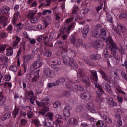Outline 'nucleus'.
I'll return each mask as SVG.
<instances>
[{
	"instance_id": "obj_16",
	"label": "nucleus",
	"mask_w": 127,
	"mask_h": 127,
	"mask_svg": "<svg viewBox=\"0 0 127 127\" xmlns=\"http://www.w3.org/2000/svg\"><path fill=\"white\" fill-rule=\"evenodd\" d=\"M90 73L92 76V79L95 82H98V75L97 71L95 70H90Z\"/></svg>"
},
{
	"instance_id": "obj_45",
	"label": "nucleus",
	"mask_w": 127,
	"mask_h": 127,
	"mask_svg": "<svg viewBox=\"0 0 127 127\" xmlns=\"http://www.w3.org/2000/svg\"><path fill=\"white\" fill-rule=\"evenodd\" d=\"M101 35L102 36H106V35H107V31H106V29L103 28L101 29Z\"/></svg>"
},
{
	"instance_id": "obj_40",
	"label": "nucleus",
	"mask_w": 127,
	"mask_h": 127,
	"mask_svg": "<svg viewBox=\"0 0 127 127\" xmlns=\"http://www.w3.org/2000/svg\"><path fill=\"white\" fill-rule=\"evenodd\" d=\"M74 89L76 91H80V92L84 90V88L80 85H75L74 86Z\"/></svg>"
},
{
	"instance_id": "obj_3",
	"label": "nucleus",
	"mask_w": 127,
	"mask_h": 127,
	"mask_svg": "<svg viewBox=\"0 0 127 127\" xmlns=\"http://www.w3.org/2000/svg\"><path fill=\"white\" fill-rule=\"evenodd\" d=\"M32 66L35 69H39L40 67H42V61H41L39 59L36 60L32 63Z\"/></svg>"
},
{
	"instance_id": "obj_28",
	"label": "nucleus",
	"mask_w": 127,
	"mask_h": 127,
	"mask_svg": "<svg viewBox=\"0 0 127 127\" xmlns=\"http://www.w3.org/2000/svg\"><path fill=\"white\" fill-rule=\"evenodd\" d=\"M8 19V18L5 16H0V24H2L4 23L6 20Z\"/></svg>"
},
{
	"instance_id": "obj_2",
	"label": "nucleus",
	"mask_w": 127,
	"mask_h": 127,
	"mask_svg": "<svg viewBox=\"0 0 127 127\" xmlns=\"http://www.w3.org/2000/svg\"><path fill=\"white\" fill-rule=\"evenodd\" d=\"M47 101H49V98H48V97H46L44 98L42 100L41 102H39V101H36V104L37 105L40 107H48V106H49V105H50V104H49V103H48V102H47Z\"/></svg>"
},
{
	"instance_id": "obj_55",
	"label": "nucleus",
	"mask_w": 127,
	"mask_h": 127,
	"mask_svg": "<svg viewBox=\"0 0 127 127\" xmlns=\"http://www.w3.org/2000/svg\"><path fill=\"white\" fill-rule=\"evenodd\" d=\"M82 11L83 12V14L84 15H86V14H88L89 13V11H90V9L89 8H85L84 9L82 10Z\"/></svg>"
},
{
	"instance_id": "obj_44",
	"label": "nucleus",
	"mask_w": 127,
	"mask_h": 127,
	"mask_svg": "<svg viewBox=\"0 0 127 127\" xmlns=\"http://www.w3.org/2000/svg\"><path fill=\"white\" fill-rule=\"evenodd\" d=\"M47 116L49 120H50V121H52L53 120V114L50 112H48L47 113Z\"/></svg>"
},
{
	"instance_id": "obj_5",
	"label": "nucleus",
	"mask_w": 127,
	"mask_h": 127,
	"mask_svg": "<svg viewBox=\"0 0 127 127\" xmlns=\"http://www.w3.org/2000/svg\"><path fill=\"white\" fill-rule=\"evenodd\" d=\"M6 102V97L3 95V92H0V107L3 106Z\"/></svg>"
},
{
	"instance_id": "obj_11",
	"label": "nucleus",
	"mask_w": 127,
	"mask_h": 127,
	"mask_svg": "<svg viewBox=\"0 0 127 127\" xmlns=\"http://www.w3.org/2000/svg\"><path fill=\"white\" fill-rule=\"evenodd\" d=\"M51 16H47L45 20H42V21L45 25V27H47L50 23H51Z\"/></svg>"
},
{
	"instance_id": "obj_41",
	"label": "nucleus",
	"mask_w": 127,
	"mask_h": 127,
	"mask_svg": "<svg viewBox=\"0 0 127 127\" xmlns=\"http://www.w3.org/2000/svg\"><path fill=\"white\" fill-rule=\"evenodd\" d=\"M57 86V85H56V82H55V83H50L48 84L47 86V89H50V88H53V87H55Z\"/></svg>"
},
{
	"instance_id": "obj_38",
	"label": "nucleus",
	"mask_w": 127,
	"mask_h": 127,
	"mask_svg": "<svg viewBox=\"0 0 127 127\" xmlns=\"http://www.w3.org/2000/svg\"><path fill=\"white\" fill-rule=\"evenodd\" d=\"M103 119L104 121H106L108 124H112V120L109 118V117L103 115Z\"/></svg>"
},
{
	"instance_id": "obj_59",
	"label": "nucleus",
	"mask_w": 127,
	"mask_h": 127,
	"mask_svg": "<svg viewBox=\"0 0 127 127\" xmlns=\"http://www.w3.org/2000/svg\"><path fill=\"white\" fill-rule=\"evenodd\" d=\"M70 95L71 94L70 93V91H65L63 93V96H64V97H70Z\"/></svg>"
},
{
	"instance_id": "obj_64",
	"label": "nucleus",
	"mask_w": 127,
	"mask_h": 127,
	"mask_svg": "<svg viewBox=\"0 0 127 127\" xmlns=\"http://www.w3.org/2000/svg\"><path fill=\"white\" fill-rule=\"evenodd\" d=\"M53 127H61L60 124L58 123H57V122H54L53 124Z\"/></svg>"
},
{
	"instance_id": "obj_39",
	"label": "nucleus",
	"mask_w": 127,
	"mask_h": 127,
	"mask_svg": "<svg viewBox=\"0 0 127 127\" xmlns=\"http://www.w3.org/2000/svg\"><path fill=\"white\" fill-rule=\"evenodd\" d=\"M52 54V53L50 50H46L44 53L45 56H47V57H50V56H51Z\"/></svg>"
},
{
	"instance_id": "obj_54",
	"label": "nucleus",
	"mask_w": 127,
	"mask_h": 127,
	"mask_svg": "<svg viewBox=\"0 0 127 127\" xmlns=\"http://www.w3.org/2000/svg\"><path fill=\"white\" fill-rule=\"evenodd\" d=\"M96 100L98 102L100 103H102L103 101V98H102V95H97L96 96Z\"/></svg>"
},
{
	"instance_id": "obj_22",
	"label": "nucleus",
	"mask_w": 127,
	"mask_h": 127,
	"mask_svg": "<svg viewBox=\"0 0 127 127\" xmlns=\"http://www.w3.org/2000/svg\"><path fill=\"white\" fill-rule=\"evenodd\" d=\"M88 33H89V25L87 24L85 25L83 30V37L84 38L86 37Z\"/></svg>"
},
{
	"instance_id": "obj_14",
	"label": "nucleus",
	"mask_w": 127,
	"mask_h": 127,
	"mask_svg": "<svg viewBox=\"0 0 127 127\" xmlns=\"http://www.w3.org/2000/svg\"><path fill=\"white\" fill-rule=\"evenodd\" d=\"M39 77V70H37L34 73V77L32 79V83H34L37 81V79Z\"/></svg>"
},
{
	"instance_id": "obj_31",
	"label": "nucleus",
	"mask_w": 127,
	"mask_h": 127,
	"mask_svg": "<svg viewBox=\"0 0 127 127\" xmlns=\"http://www.w3.org/2000/svg\"><path fill=\"white\" fill-rule=\"evenodd\" d=\"M106 19L110 23H113V17L108 12L106 13Z\"/></svg>"
},
{
	"instance_id": "obj_10",
	"label": "nucleus",
	"mask_w": 127,
	"mask_h": 127,
	"mask_svg": "<svg viewBox=\"0 0 127 127\" xmlns=\"http://www.w3.org/2000/svg\"><path fill=\"white\" fill-rule=\"evenodd\" d=\"M98 72L100 73V74H101V75L102 76L103 79H104V80H105L106 82H107V83H110V82H111V80H110V78L108 77V76H107V74H105V72L103 71V70H99Z\"/></svg>"
},
{
	"instance_id": "obj_58",
	"label": "nucleus",
	"mask_w": 127,
	"mask_h": 127,
	"mask_svg": "<svg viewBox=\"0 0 127 127\" xmlns=\"http://www.w3.org/2000/svg\"><path fill=\"white\" fill-rule=\"evenodd\" d=\"M82 110H83V107L82 106H77L76 108V111L77 113H81L82 112Z\"/></svg>"
},
{
	"instance_id": "obj_27",
	"label": "nucleus",
	"mask_w": 127,
	"mask_h": 127,
	"mask_svg": "<svg viewBox=\"0 0 127 127\" xmlns=\"http://www.w3.org/2000/svg\"><path fill=\"white\" fill-rule=\"evenodd\" d=\"M82 44H83V40L81 39H77L76 40L74 45L76 46V47H80Z\"/></svg>"
},
{
	"instance_id": "obj_33",
	"label": "nucleus",
	"mask_w": 127,
	"mask_h": 127,
	"mask_svg": "<svg viewBox=\"0 0 127 127\" xmlns=\"http://www.w3.org/2000/svg\"><path fill=\"white\" fill-rule=\"evenodd\" d=\"M83 82L85 84L86 87H91V82H90V80L88 79H82Z\"/></svg>"
},
{
	"instance_id": "obj_46",
	"label": "nucleus",
	"mask_w": 127,
	"mask_h": 127,
	"mask_svg": "<svg viewBox=\"0 0 127 127\" xmlns=\"http://www.w3.org/2000/svg\"><path fill=\"white\" fill-rule=\"evenodd\" d=\"M79 10V8L77 6H74L73 9L72 10V14H77V11Z\"/></svg>"
},
{
	"instance_id": "obj_15",
	"label": "nucleus",
	"mask_w": 127,
	"mask_h": 127,
	"mask_svg": "<svg viewBox=\"0 0 127 127\" xmlns=\"http://www.w3.org/2000/svg\"><path fill=\"white\" fill-rule=\"evenodd\" d=\"M101 55L99 54H93L90 56V59L91 60H98L100 59Z\"/></svg>"
},
{
	"instance_id": "obj_34",
	"label": "nucleus",
	"mask_w": 127,
	"mask_h": 127,
	"mask_svg": "<svg viewBox=\"0 0 127 127\" xmlns=\"http://www.w3.org/2000/svg\"><path fill=\"white\" fill-rule=\"evenodd\" d=\"M117 28L118 29H120L122 32H126V27L122 26L121 24H118L117 25Z\"/></svg>"
},
{
	"instance_id": "obj_61",
	"label": "nucleus",
	"mask_w": 127,
	"mask_h": 127,
	"mask_svg": "<svg viewBox=\"0 0 127 127\" xmlns=\"http://www.w3.org/2000/svg\"><path fill=\"white\" fill-rule=\"evenodd\" d=\"M59 106H60V104L59 103V102H55V103L53 104V108H54L55 109L56 108H58V107H59Z\"/></svg>"
},
{
	"instance_id": "obj_6",
	"label": "nucleus",
	"mask_w": 127,
	"mask_h": 127,
	"mask_svg": "<svg viewBox=\"0 0 127 127\" xmlns=\"http://www.w3.org/2000/svg\"><path fill=\"white\" fill-rule=\"evenodd\" d=\"M93 44L95 47H97L98 48H102L104 46V43L101 40H96L94 41Z\"/></svg>"
},
{
	"instance_id": "obj_9",
	"label": "nucleus",
	"mask_w": 127,
	"mask_h": 127,
	"mask_svg": "<svg viewBox=\"0 0 127 127\" xmlns=\"http://www.w3.org/2000/svg\"><path fill=\"white\" fill-rule=\"evenodd\" d=\"M42 108L39 111V114L44 116L47 112L49 111V107L45 106H41Z\"/></svg>"
},
{
	"instance_id": "obj_52",
	"label": "nucleus",
	"mask_w": 127,
	"mask_h": 127,
	"mask_svg": "<svg viewBox=\"0 0 127 127\" xmlns=\"http://www.w3.org/2000/svg\"><path fill=\"white\" fill-rule=\"evenodd\" d=\"M16 27L17 28V31H20L22 28H23V25L21 24V23H19V24L16 25Z\"/></svg>"
},
{
	"instance_id": "obj_36",
	"label": "nucleus",
	"mask_w": 127,
	"mask_h": 127,
	"mask_svg": "<svg viewBox=\"0 0 127 127\" xmlns=\"http://www.w3.org/2000/svg\"><path fill=\"white\" fill-rule=\"evenodd\" d=\"M13 54V48H9L6 53L7 56H11Z\"/></svg>"
},
{
	"instance_id": "obj_20",
	"label": "nucleus",
	"mask_w": 127,
	"mask_h": 127,
	"mask_svg": "<svg viewBox=\"0 0 127 127\" xmlns=\"http://www.w3.org/2000/svg\"><path fill=\"white\" fill-rule=\"evenodd\" d=\"M107 126V124L106 122H104L103 121H98L96 123V127H106Z\"/></svg>"
},
{
	"instance_id": "obj_62",
	"label": "nucleus",
	"mask_w": 127,
	"mask_h": 127,
	"mask_svg": "<svg viewBox=\"0 0 127 127\" xmlns=\"http://www.w3.org/2000/svg\"><path fill=\"white\" fill-rule=\"evenodd\" d=\"M27 115L29 119H30L31 118H32V117H33V113L31 111L28 112Z\"/></svg>"
},
{
	"instance_id": "obj_32",
	"label": "nucleus",
	"mask_w": 127,
	"mask_h": 127,
	"mask_svg": "<svg viewBox=\"0 0 127 127\" xmlns=\"http://www.w3.org/2000/svg\"><path fill=\"white\" fill-rule=\"evenodd\" d=\"M53 64H51V67L52 66H59V62L57 60H53L51 61Z\"/></svg>"
},
{
	"instance_id": "obj_43",
	"label": "nucleus",
	"mask_w": 127,
	"mask_h": 127,
	"mask_svg": "<svg viewBox=\"0 0 127 127\" xmlns=\"http://www.w3.org/2000/svg\"><path fill=\"white\" fill-rule=\"evenodd\" d=\"M105 89L108 93H112V90H111V86H110L107 83H105Z\"/></svg>"
},
{
	"instance_id": "obj_37",
	"label": "nucleus",
	"mask_w": 127,
	"mask_h": 127,
	"mask_svg": "<svg viewBox=\"0 0 127 127\" xmlns=\"http://www.w3.org/2000/svg\"><path fill=\"white\" fill-rule=\"evenodd\" d=\"M118 50L121 55H124L126 52V49L125 48V47H121L120 49L118 48Z\"/></svg>"
},
{
	"instance_id": "obj_47",
	"label": "nucleus",
	"mask_w": 127,
	"mask_h": 127,
	"mask_svg": "<svg viewBox=\"0 0 127 127\" xmlns=\"http://www.w3.org/2000/svg\"><path fill=\"white\" fill-rule=\"evenodd\" d=\"M28 39H29V42L30 44L33 45L36 43V40L35 39H30L28 37Z\"/></svg>"
},
{
	"instance_id": "obj_42",
	"label": "nucleus",
	"mask_w": 127,
	"mask_h": 127,
	"mask_svg": "<svg viewBox=\"0 0 127 127\" xmlns=\"http://www.w3.org/2000/svg\"><path fill=\"white\" fill-rule=\"evenodd\" d=\"M9 118H10V113H7L5 114L4 117L2 118V121H5V120H7Z\"/></svg>"
},
{
	"instance_id": "obj_30",
	"label": "nucleus",
	"mask_w": 127,
	"mask_h": 127,
	"mask_svg": "<svg viewBox=\"0 0 127 127\" xmlns=\"http://www.w3.org/2000/svg\"><path fill=\"white\" fill-rule=\"evenodd\" d=\"M63 60L64 63L65 65H67L68 64V62H69L68 60H69L70 58L67 56H63Z\"/></svg>"
},
{
	"instance_id": "obj_13",
	"label": "nucleus",
	"mask_w": 127,
	"mask_h": 127,
	"mask_svg": "<svg viewBox=\"0 0 127 127\" xmlns=\"http://www.w3.org/2000/svg\"><path fill=\"white\" fill-rule=\"evenodd\" d=\"M10 11V8L8 6L2 7L1 9V14H7Z\"/></svg>"
},
{
	"instance_id": "obj_23",
	"label": "nucleus",
	"mask_w": 127,
	"mask_h": 127,
	"mask_svg": "<svg viewBox=\"0 0 127 127\" xmlns=\"http://www.w3.org/2000/svg\"><path fill=\"white\" fill-rule=\"evenodd\" d=\"M8 59V58L3 56L2 55H0V61L1 62H4L5 64H7V60Z\"/></svg>"
},
{
	"instance_id": "obj_17",
	"label": "nucleus",
	"mask_w": 127,
	"mask_h": 127,
	"mask_svg": "<svg viewBox=\"0 0 127 127\" xmlns=\"http://www.w3.org/2000/svg\"><path fill=\"white\" fill-rule=\"evenodd\" d=\"M81 98H82L83 100L88 101V100L91 99V94L87 93H82L81 95Z\"/></svg>"
},
{
	"instance_id": "obj_35",
	"label": "nucleus",
	"mask_w": 127,
	"mask_h": 127,
	"mask_svg": "<svg viewBox=\"0 0 127 127\" xmlns=\"http://www.w3.org/2000/svg\"><path fill=\"white\" fill-rule=\"evenodd\" d=\"M91 35L93 37H95V38H100V36L99 35V33L97 31H92Z\"/></svg>"
},
{
	"instance_id": "obj_51",
	"label": "nucleus",
	"mask_w": 127,
	"mask_h": 127,
	"mask_svg": "<svg viewBox=\"0 0 127 127\" xmlns=\"http://www.w3.org/2000/svg\"><path fill=\"white\" fill-rule=\"evenodd\" d=\"M7 37V35L5 32L0 33V38H5Z\"/></svg>"
},
{
	"instance_id": "obj_4",
	"label": "nucleus",
	"mask_w": 127,
	"mask_h": 127,
	"mask_svg": "<svg viewBox=\"0 0 127 127\" xmlns=\"http://www.w3.org/2000/svg\"><path fill=\"white\" fill-rule=\"evenodd\" d=\"M78 122V119L75 118H71L68 120L67 125L68 126H77Z\"/></svg>"
},
{
	"instance_id": "obj_50",
	"label": "nucleus",
	"mask_w": 127,
	"mask_h": 127,
	"mask_svg": "<svg viewBox=\"0 0 127 127\" xmlns=\"http://www.w3.org/2000/svg\"><path fill=\"white\" fill-rule=\"evenodd\" d=\"M9 70H11V71H12L13 72H17V67L14 65H12L10 67Z\"/></svg>"
},
{
	"instance_id": "obj_19",
	"label": "nucleus",
	"mask_w": 127,
	"mask_h": 127,
	"mask_svg": "<svg viewBox=\"0 0 127 127\" xmlns=\"http://www.w3.org/2000/svg\"><path fill=\"white\" fill-rule=\"evenodd\" d=\"M44 75L47 77H50L51 76V69L50 68H46L44 69L43 71Z\"/></svg>"
},
{
	"instance_id": "obj_53",
	"label": "nucleus",
	"mask_w": 127,
	"mask_h": 127,
	"mask_svg": "<svg viewBox=\"0 0 127 127\" xmlns=\"http://www.w3.org/2000/svg\"><path fill=\"white\" fill-rule=\"evenodd\" d=\"M28 18L31 19L34 17V14H33V11H30L29 14L27 15Z\"/></svg>"
},
{
	"instance_id": "obj_21",
	"label": "nucleus",
	"mask_w": 127,
	"mask_h": 127,
	"mask_svg": "<svg viewBox=\"0 0 127 127\" xmlns=\"http://www.w3.org/2000/svg\"><path fill=\"white\" fill-rule=\"evenodd\" d=\"M66 80L65 79L64 77H62L56 81L57 86H59L60 85H63Z\"/></svg>"
},
{
	"instance_id": "obj_25",
	"label": "nucleus",
	"mask_w": 127,
	"mask_h": 127,
	"mask_svg": "<svg viewBox=\"0 0 127 127\" xmlns=\"http://www.w3.org/2000/svg\"><path fill=\"white\" fill-rule=\"evenodd\" d=\"M32 58V57H31V55H30L24 56L23 57L24 63H26L27 62H28V61H29V60H30Z\"/></svg>"
},
{
	"instance_id": "obj_7",
	"label": "nucleus",
	"mask_w": 127,
	"mask_h": 127,
	"mask_svg": "<svg viewBox=\"0 0 127 127\" xmlns=\"http://www.w3.org/2000/svg\"><path fill=\"white\" fill-rule=\"evenodd\" d=\"M66 66L70 67H74L75 68H78V65L75 63L74 59H69L68 62L66 64Z\"/></svg>"
},
{
	"instance_id": "obj_1",
	"label": "nucleus",
	"mask_w": 127,
	"mask_h": 127,
	"mask_svg": "<svg viewBox=\"0 0 127 127\" xmlns=\"http://www.w3.org/2000/svg\"><path fill=\"white\" fill-rule=\"evenodd\" d=\"M75 22L71 23L70 25L68 26V27L67 28L66 27H63L60 30L61 34H64L65 32H66L67 34H69L70 31H71V30L74 28V27L75 26Z\"/></svg>"
},
{
	"instance_id": "obj_29",
	"label": "nucleus",
	"mask_w": 127,
	"mask_h": 127,
	"mask_svg": "<svg viewBox=\"0 0 127 127\" xmlns=\"http://www.w3.org/2000/svg\"><path fill=\"white\" fill-rule=\"evenodd\" d=\"M18 15H19V11H17L16 13L14 14L13 23H14V25H15V22H16V20H17V19L18 18Z\"/></svg>"
},
{
	"instance_id": "obj_63",
	"label": "nucleus",
	"mask_w": 127,
	"mask_h": 127,
	"mask_svg": "<svg viewBox=\"0 0 127 127\" xmlns=\"http://www.w3.org/2000/svg\"><path fill=\"white\" fill-rule=\"evenodd\" d=\"M30 22H31V23H36V22H37V18H32L30 20Z\"/></svg>"
},
{
	"instance_id": "obj_12",
	"label": "nucleus",
	"mask_w": 127,
	"mask_h": 127,
	"mask_svg": "<svg viewBox=\"0 0 127 127\" xmlns=\"http://www.w3.org/2000/svg\"><path fill=\"white\" fill-rule=\"evenodd\" d=\"M109 48L110 50H119V48L117 47V44L116 43H114L113 42H112L109 45Z\"/></svg>"
},
{
	"instance_id": "obj_8",
	"label": "nucleus",
	"mask_w": 127,
	"mask_h": 127,
	"mask_svg": "<svg viewBox=\"0 0 127 127\" xmlns=\"http://www.w3.org/2000/svg\"><path fill=\"white\" fill-rule=\"evenodd\" d=\"M64 116L66 118H69L71 116V113H70V107L69 106H66L64 111Z\"/></svg>"
},
{
	"instance_id": "obj_56",
	"label": "nucleus",
	"mask_w": 127,
	"mask_h": 127,
	"mask_svg": "<svg viewBox=\"0 0 127 127\" xmlns=\"http://www.w3.org/2000/svg\"><path fill=\"white\" fill-rule=\"evenodd\" d=\"M95 88H97L98 90H101L102 91V89H103V87H102V85L99 84V83H95Z\"/></svg>"
},
{
	"instance_id": "obj_60",
	"label": "nucleus",
	"mask_w": 127,
	"mask_h": 127,
	"mask_svg": "<svg viewBox=\"0 0 127 127\" xmlns=\"http://www.w3.org/2000/svg\"><path fill=\"white\" fill-rule=\"evenodd\" d=\"M56 44H57L58 45L59 47H62L63 46L64 44L62 43V41L58 40L56 43Z\"/></svg>"
},
{
	"instance_id": "obj_24",
	"label": "nucleus",
	"mask_w": 127,
	"mask_h": 127,
	"mask_svg": "<svg viewBox=\"0 0 127 127\" xmlns=\"http://www.w3.org/2000/svg\"><path fill=\"white\" fill-rule=\"evenodd\" d=\"M108 103L109 104L110 107H116L117 103L114 101L113 98H108Z\"/></svg>"
},
{
	"instance_id": "obj_48",
	"label": "nucleus",
	"mask_w": 127,
	"mask_h": 127,
	"mask_svg": "<svg viewBox=\"0 0 127 127\" xmlns=\"http://www.w3.org/2000/svg\"><path fill=\"white\" fill-rule=\"evenodd\" d=\"M51 67L53 69H54V71H55V72H58V71L60 70V67H58V65H52Z\"/></svg>"
},
{
	"instance_id": "obj_57",
	"label": "nucleus",
	"mask_w": 127,
	"mask_h": 127,
	"mask_svg": "<svg viewBox=\"0 0 127 127\" xmlns=\"http://www.w3.org/2000/svg\"><path fill=\"white\" fill-rule=\"evenodd\" d=\"M121 74L122 77L123 78H124L125 80H126V81H127V75L126 74V72H125L124 71H121Z\"/></svg>"
},
{
	"instance_id": "obj_18",
	"label": "nucleus",
	"mask_w": 127,
	"mask_h": 127,
	"mask_svg": "<svg viewBox=\"0 0 127 127\" xmlns=\"http://www.w3.org/2000/svg\"><path fill=\"white\" fill-rule=\"evenodd\" d=\"M78 72L79 73L80 77L82 78L83 80H85V79H88V80H89V77H88L87 75L85 74V72H84V70L79 69Z\"/></svg>"
},
{
	"instance_id": "obj_26",
	"label": "nucleus",
	"mask_w": 127,
	"mask_h": 127,
	"mask_svg": "<svg viewBox=\"0 0 127 127\" xmlns=\"http://www.w3.org/2000/svg\"><path fill=\"white\" fill-rule=\"evenodd\" d=\"M18 113H19V108L15 107L12 113V115L14 119L16 118V116L18 115Z\"/></svg>"
},
{
	"instance_id": "obj_49",
	"label": "nucleus",
	"mask_w": 127,
	"mask_h": 127,
	"mask_svg": "<svg viewBox=\"0 0 127 127\" xmlns=\"http://www.w3.org/2000/svg\"><path fill=\"white\" fill-rule=\"evenodd\" d=\"M113 40L112 39V38L111 37V36H108L107 37L106 40V43H108V44H110L112 43V42H113Z\"/></svg>"
}]
</instances>
